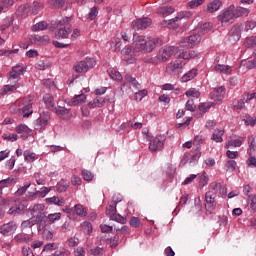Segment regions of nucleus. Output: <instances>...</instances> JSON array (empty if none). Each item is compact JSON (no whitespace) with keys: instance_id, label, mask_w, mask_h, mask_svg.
Here are the masks:
<instances>
[{"instance_id":"c9c22d12","label":"nucleus","mask_w":256,"mask_h":256,"mask_svg":"<svg viewBox=\"0 0 256 256\" xmlns=\"http://www.w3.org/2000/svg\"><path fill=\"white\" fill-rule=\"evenodd\" d=\"M16 133L21 135V137H27L29 135V127L24 124H20L15 128Z\"/></svg>"},{"instance_id":"aec40b11","label":"nucleus","mask_w":256,"mask_h":256,"mask_svg":"<svg viewBox=\"0 0 256 256\" xmlns=\"http://www.w3.org/2000/svg\"><path fill=\"white\" fill-rule=\"evenodd\" d=\"M19 115H22L23 117L33 115V103L25 102L23 106L19 108Z\"/></svg>"},{"instance_id":"e2e57ef3","label":"nucleus","mask_w":256,"mask_h":256,"mask_svg":"<svg viewBox=\"0 0 256 256\" xmlns=\"http://www.w3.org/2000/svg\"><path fill=\"white\" fill-rule=\"evenodd\" d=\"M147 90L146 89H143V90H140L139 92H136L135 93V99L136 101H142L144 97H147Z\"/></svg>"},{"instance_id":"393cba45","label":"nucleus","mask_w":256,"mask_h":256,"mask_svg":"<svg viewBox=\"0 0 256 256\" xmlns=\"http://www.w3.org/2000/svg\"><path fill=\"white\" fill-rule=\"evenodd\" d=\"M157 13L162 17H169V15H173V13H175V8L172 6H162L157 9Z\"/></svg>"},{"instance_id":"774afa93","label":"nucleus","mask_w":256,"mask_h":256,"mask_svg":"<svg viewBox=\"0 0 256 256\" xmlns=\"http://www.w3.org/2000/svg\"><path fill=\"white\" fill-rule=\"evenodd\" d=\"M22 255L23 256H35V254H33V250H31L29 247L24 246L22 248Z\"/></svg>"},{"instance_id":"ea45409f","label":"nucleus","mask_w":256,"mask_h":256,"mask_svg":"<svg viewBox=\"0 0 256 256\" xmlns=\"http://www.w3.org/2000/svg\"><path fill=\"white\" fill-rule=\"evenodd\" d=\"M28 14H29V7L27 5H21L18 7L17 9L18 17L25 19V17H27Z\"/></svg>"},{"instance_id":"423d86ee","label":"nucleus","mask_w":256,"mask_h":256,"mask_svg":"<svg viewBox=\"0 0 256 256\" xmlns=\"http://www.w3.org/2000/svg\"><path fill=\"white\" fill-rule=\"evenodd\" d=\"M237 19V13L235 12V6L232 5L228 9L221 12L218 16V21L222 23L223 26L233 23Z\"/></svg>"},{"instance_id":"09e8293b","label":"nucleus","mask_w":256,"mask_h":256,"mask_svg":"<svg viewBox=\"0 0 256 256\" xmlns=\"http://www.w3.org/2000/svg\"><path fill=\"white\" fill-rule=\"evenodd\" d=\"M108 75H110L111 79L114 81H123V76H121V73L117 70H108Z\"/></svg>"},{"instance_id":"ddd939ff","label":"nucleus","mask_w":256,"mask_h":256,"mask_svg":"<svg viewBox=\"0 0 256 256\" xmlns=\"http://www.w3.org/2000/svg\"><path fill=\"white\" fill-rule=\"evenodd\" d=\"M25 71V66L23 64H18L12 68V71L9 73V81H19V77L23 75Z\"/></svg>"},{"instance_id":"6ab92c4d","label":"nucleus","mask_w":256,"mask_h":256,"mask_svg":"<svg viewBox=\"0 0 256 256\" xmlns=\"http://www.w3.org/2000/svg\"><path fill=\"white\" fill-rule=\"evenodd\" d=\"M53 113H56L60 117V119H65L66 121H69L73 114L71 113V110L65 108V107H58L53 110Z\"/></svg>"},{"instance_id":"4c0bfd02","label":"nucleus","mask_w":256,"mask_h":256,"mask_svg":"<svg viewBox=\"0 0 256 256\" xmlns=\"http://www.w3.org/2000/svg\"><path fill=\"white\" fill-rule=\"evenodd\" d=\"M244 47L246 49H253L256 47V36L247 37L244 40Z\"/></svg>"},{"instance_id":"4be33fe9","label":"nucleus","mask_w":256,"mask_h":256,"mask_svg":"<svg viewBox=\"0 0 256 256\" xmlns=\"http://www.w3.org/2000/svg\"><path fill=\"white\" fill-rule=\"evenodd\" d=\"M31 43H34L35 45H47L49 43V36H39V35H32L30 37Z\"/></svg>"},{"instance_id":"4d7b16f0","label":"nucleus","mask_w":256,"mask_h":256,"mask_svg":"<svg viewBox=\"0 0 256 256\" xmlns=\"http://www.w3.org/2000/svg\"><path fill=\"white\" fill-rule=\"evenodd\" d=\"M13 183H17V178H7L0 181V187H9V185H13Z\"/></svg>"},{"instance_id":"7c9ffc66","label":"nucleus","mask_w":256,"mask_h":256,"mask_svg":"<svg viewBox=\"0 0 256 256\" xmlns=\"http://www.w3.org/2000/svg\"><path fill=\"white\" fill-rule=\"evenodd\" d=\"M86 99H87V96L85 94L76 95L69 102V105H72V107H76V105H81V103H84Z\"/></svg>"},{"instance_id":"39448f33","label":"nucleus","mask_w":256,"mask_h":256,"mask_svg":"<svg viewBox=\"0 0 256 256\" xmlns=\"http://www.w3.org/2000/svg\"><path fill=\"white\" fill-rule=\"evenodd\" d=\"M179 52V47L176 46H164L160 48L157 54V59L161 61V63H166L169 61L173 55H177Z\"/></svg>"},{"instance_id":"9d476101","label":"nucleus","mask_w":256,"mask_h":256,"mask_svg":"<svg viewBox=\"0 0 256 256\" xmlns=\"http://www.w3.org/2000/svg\"><path fill=\"white\" fill-rule=\"evenodd\" d=\"M164 147H165V136L163 135H157L155 138H153L150 141V144H149V150L152 153H155L157 151H162Z\"/></svg>"},{"instance_id":"a18cd8bd","label":"nucleus","mask_w":256,"mask_h":256,"mask_svg":"<svg viewBox=\"0 0 256 256\" xmlns=\"http://www.w3.org/2000/svg\"><path fill=\"white\" fill-rule=\"evenodd\" d=\"M211 107H213L212 102H204L198 106V109H199L200 113H202V115H205V113H207V111H209L211 109Z\"/></svg>"},{"instance_id":"cd10ccee","label":"nucleus","mask_w":256,"mask_h":256,"mask_svg":"<svg viewBox=\"0 0 256 256\" xmlns=\"http://www.w3.org/2000/svg\"><path fill=\"white\" fill-rule=\"evenodd\" d=\"M45 201L48 205H57L58 207H63V205H65V200L57 196L46 198Z\"/></svg>"},{"instance_id":"a19ab883","label":"nucleus","mask_w":256,"mask_h":256,"mask_svg":"<svg viewBox=\"0 0 256 256\" xmlns=\"http://www.w3.org/2000/svg\"><path fill=\"white\" fill-rule=\"evenodd\" d=\"M31 187V182H25L23 186L18 188V190L15 192L16 197H21L27 193V189Z\"/></svg>"},{"instance_id":"680f3d73","label":"nucleus","mask_w":256,"mask_h":256,"mask_svg":"<svg viewBox=\"0 0 256 256\" xmlns=\"http://www.w3.org/2000/svg\"><path fill=\"white\" fill-rule=\"evenodd\" d=\"M47 219L49 223H55V221H59V219H61V213L49 214Z\"/></svg>"},{"instance_id":"c85d7f7f","label":"nucleus","mask_w":256,"mask_h":256,"mask_svg":"<svg viewBox=\"0 0 256 256\" xmlns=\"http://www.w3.org/2000/svg\"><path fill=\"white\" fill-rule=\"evenodd\" d=\"M14 241L20 244H27L31 243V241H33V238H31L29 235L19 233L14 237Z\"/></svg>"},{"instance_id":"f03ea898","label":"nucleus","mask_w":256,"mask_h":256,"mask_svg":"<svg viewBox=\"0 0 256 256\" xmlns=\"http://www.w3.org/2000/svg\"><path fill=\"white\" fill-rule=\"evenodd\" d=\"M219 187H221V183L212 182L209 185V191L205 194V209L208 213H213L215 208L217 207V191H219Z\"/></svg>"},{"instance_id":"2eb2a0df","label":"nucleus","mask_w":256,"mask_h":256,"mask_svg":"<svg viewBox=\"0 0 256 256\" xmlns=\"http://www.w3.org/2000/svg\"><path fill=\"white\" fill-rule=\"evenodd\" d=\"M43 211H45V205L36 204L33 206L31 214L33 215L34 219L41 217L40 219L42 220V225H45V216H43Z\"/></svg>"},{"instance_id":"69168bd1","label":"nucleus","mask_w":256,"mask_h":256,"mask_svg":"<svg viewBox=\"0 0 256 256\" xmlns=\"http://www.w3.org/2000/svg\"><path fill=\"white\" fill-rule=\"evenodd\" d=\"M74 256H85V248L83 246H78L76 249H74Z\"/></svg>"},{"instance_id":"603ef678","label":"nucleus","mask_w":256,"mask_h":256,"mask_svg":"<svg viewBox=\"0 0 256 256\" xmlns=\"http://www.w3.org/2000/svg\"><path fill=\"white\" fill-rule=\"evenodd\" d=\"M49 27L46 21L39 22L32 26V31H45Z\"/></svg>"},{"instance_id":"b1692460","label":"nucleus","mask_w":256,"mask_h":256,"mask_svg":"<svg viewBox=\"0 0 256 256\" xmlns=\"http://www.w3.org/2000/svg\"><path fill=\"white\" fill-rule=\"evenodd\" d=\"M17 89H19V83L16 80L14 85L7 84V85L3 86L0 94L1 95H9L11 93H14V91H17Z\"/></svg>"},{"instance_id":"de8ad7c7","label":"nucleus","mask_w":256,"mask_h":256,"mask_svg":"<svg viewBox=\"0 0 256 256\" xmlns=\"http://www.w3.org/2000/svg\"><path fill=\"white\" fill-rule=\"evenodd\" d=\"M125 80L127 81V83H131L134 89H141V85L139 84V82H137V79L133 78V76L127 74L125 76Z\"/></svg>"},{"instance_id":"2f4dec72","label":"nucleus","mask_w":256,"mask_h":256,"mask_svg":"<svg viewBox=\"0 0 256 256\" xmlns=\"http://www.w3.org/2000/svg\"><path fill=\"white\" fill-rule=\"evenodd\" d=\"M223 135H225V130L216 129V130H214L211 139H212V141H215V143H222Z\"/></svg>"},{"instance_id":"8fccbe9b","label":"nucleus","mask_w":256,"mask_h":256,"mask_svg":"<svg viewBox=\"0 0 256 256\" xmlns=\"http://www.w3.org/2000/svg\"><path fill=\"white\" fill-rule=\"evenodd\" d=\"M237 168V162L235 160H228L225 163V170L228 171L229 173H233L235 169Z\"/></svg>"},{"instance_id":"13d9d810","label":"nucleus","mask_w":256,"mask_h":256,"mask_svg":"<svg viewBox=\"0 0 256 256\" xmlns=\"http://www.w3.org/2000/svg\"><path fill=\"white\" fill-rule=\"evenodd\" d=\"M37 197H39V190H36L31 192V191H28L26 193V199L27 201H35V199H37Z\"/></svg>"},{"instance_id":"338daca9","label":"nucleus","mask_w":256,"mask_h":256,"mask_svg":"<svg viewBox=\"0 0 256 256\" xmlns=\"http://www.w3.org/2000/svg\"><path fill=\"white\" fill-rule=\"evenodd\" d=\"M250 199V209H252V211H256V195L252 194L249 196Z\"/></svg>"},{"instance_id":"72a5a7b5","label":"nucleus","mask_w":256,"mask_h":256,"mask_svg":"<svg viewBox=\"0 0 256 256\" xmlns=\"http://www.w3.org/2000/svg\"><path fill=\"white\" fill-rule=\"evenodd\" d=\"M215 71L217 73H224V75H231V66L223 65V64H217L215 66Z\"/></svg>"},{"instance_id":"7ed1b4c3","label":"nucleus","mask_w":256,"mask_h":256,"mask_svg":"<svg viewBox=\"0 0 256 256\" xmlns=\"http://www.w3.org/2000/svg\"><path fill=\"white\" fill-rule=\"evenodd\" d=\"M71 21H73V17H63L58 21L55 32L56 39H67L71 35V31H73Z\"/></svg>"},{"instance_id":"bb28decb","label":"nucleus","mask_w":256,"mask_h":256,"mask_svg":"<svg viewBox=\"0 0 256 256\" xmlns=\"http://www.w3.org/2000/svg\"><path fill=\"white\" fill-rule=\"evenodd\" d=\"M43 101L46 105V107L48 109H50V111H55V109L57 107H55V101H54V98H53V95L51 94H46L44 97H43Z\"/></svg>"},{"instance_id":"0eeeda50","label":"nucleus","mask_w":256,"mask_h":256,"mask_svg":"<svg viewBox=\"0 0 256 256\" xmlns=\"http://www.w3.org/2000/svg\"><path fill=\"white\" fill-rule=\"evenodd\" d=\"M97 65V62L93 58H86L84 61H80L74 65L76 73H87L89 69H93Z\"/></svg>"},{"instance_id":"9b49d317","label":"nucleus","mask_w":256,"mask_h":256,"mask_svg":"<svg viewBox=\"0 0 256 256\" xmlns=\"http://www.w3.org/2000/svg\"><path fill=\"white\" fill-rule=\"evenodd\" d=\"M17 231V223L11 221L0 226V233L6 237L13 235Z\"/></svg>"},{"instance_id":"f3484780","label":"nucleus","mask_w":256,"mask_h":256,"mask_svg":"<svg viewBox=\"0 0 256 256\" xmlns=\"http://www.w3.org/2000/svg\"><path fill=\"white\" fill-rule=\"evenodd\" d=\"M11 207L7 211L8 215H21L23 213V206L21 205V201L15 200L10 203Z\"/></svg>"},{"instance_id":"f8f14e48","label":"nucleus","mask_w":256,"mask_h":256,"mask_svg":"<svg viewBox=\"0 0 256 256\" xmlns=\"http://www.w3.org/2000/svg\"><path fill=\"white\" fill-rule=\"evenodd\" d=\"M151 23L152 22L150 18H140L132 22V29L135 31H141L143 29H147Z\"/></svg>"},{"instance_id":"4468645a","label":"nucleus","mask_w":256,"mask_h":256,"mask_svg":"<svg viewBox=\"0 0 256 256\" xmlns=\"http://www.w3.org/2000/svg\"><path fill=\"white\" fill-rule=\"evenodd\" d=\"M49 121H51V115L49 114V112H42L37 119V126L39 127V129L45 131V127L49 125Z\"/></svg>"},{"instance_id":"58836bf2","label":"nucleus","mask_w":256,"mask_h":256,"mask_svg":"<svg viewBox=\"0 0 256 256\" xmlns=\"http://www.w3.org/2000/svg\"><path fill=\"white\" fill-rule=\"evenodd\" d=\"M81 227L84 235H91V233H93V225L91 222L85 221L81 224Z\"/></svg>"},{"instance_id":"49530a36","label":"nucleus","mask_w":256,"mask_h":256,"mask_svg":"<svg viewBox=\"0 0 256 256\" xmlns=\"http://www.w3.org/2000/svg\"><path fill=\"white\" fill-rule=\"evenodd\" d=\"M43 9V3L34 1L33 4L31 5V11L33 15H37L39 11Z\"/></svg>"},{"instance_id":"dca6fc26","label":"nucleus","mask_w":256,"mask_h":256,"mask_svg":"<svg viewBox=\"0 0 256 256\" xmlns=\"http://www.w3.org/2000/svg\"><path fill=\"white\" fill-rule=\"evenodd\" d=\"M252 99H255V93L247 94L242 100H235L233 102V109L239 110L245 107L246 103H249Z\"/></svg>"},{"instance_id":"473e14b6","label":"nucleus","mask_w":256,"mask_h":256,"mask_svg":"<svg viewBox=\"0 0 256 256\" xmlns=\"http://www.w3.org/2000/svg\"><path fill=\"white\" fill-rule=\"evenodd\" d=\"M195 77H197V69L193 68L181 77V81L182 83H187L191 79H195Z\"/></svg>"},{"instance_id":"e433bc0d","label":"nucleus","mask_w":256,"mask_h":256,"mask_svg":"<svg viewBox=\"0 0 256 256\" xmlns=\"http://www.w3.org/2000/svg\"><path fill=\"white\" fill-rule=\"evenodd\" d=\"M106 214L110 219L117 214V202H111L106 208Z\"/></svg>"},{"instance_id":"a211bd4d","label":"nucleus","mask_w":256,"mask_h":256,"mask_svg":"<svg viewBox=\"0 0 256 256\" xmlns=\"http://www.w3.org/2000/svg\"><path fill=\"white\" fill-rule=\"evenodd\" d=\"M106 251H107V244L105 243V240H100V246L90 249L89 253L90 255H93V256H101V255H105Z\"/></svg>"},{"instance_id":"37998d69","label":"nucleus","mask_w":256,"mask_h":256,"mask_svg":"<svg viewBox=\"0 0 256 256\" xmlns=\"http://www.w3.org/2000/svg\"><path fill=\"white\" fill-rule=\"evenodd\" d=\"M24 159L27 163H33L37 159V154L31 152L30 150L24 151Z\"/></svg>"},{"instance_id":"6e6552de","label":"nucleus","mask_w":256,"mask_h":256,"mask_svg":"<svg viewBox=\"0 0 256 256\" xmlns=\"http://www.w3.org/2000/svg\"><path fill=\"white\" fill-rule=\"evenodd\" d=\"M192 16H193V12L191 11L179 12L176 17L169 20L168 22L169 29H177V27L181 25V21H183V19H189V17H192Z\"/></svg>"},{"instance_id":"1a4fd4ad","label":"nucleus","mask_w":256,"mask_h":256,"mask_svg":"<svg viewBox=\"0 0 256 256\" xmlns=\"http://www.w3.org/2000/svg\"><path fill=\"white\" fill-rule=\"evenodd\" d=\"M38 224V231H41V229H43V227H45L46 224H43V220L41 219V216L39 217H32L28 220H24L21 223V229L22 231H25V229H31L34 225Z\"/></svg>"},{"instance_id":"052dcab7","label":"nucleus","mask_w":256,"mask_h":256,"mask_svg":"<svg viewBox=\"0 0 256 256\" xmlns=\"http://www.w3.org/2000/svg\"><path fill=\"white\" fill-rule=\"evenodd\" d=\"M68 188H69V183L65 181H61L57 184V190L59 191V193H64V191H67Z\"/></svg>"},{"instance_id":"c756f323","label":"nucleus","mask_w":256,"mask_h":256,"mask_svg":"<svg viewBox=\"0 0 256 256\" xmlns=\"http://www.w3.org/2000/svg\"><path fill=\"white\" fill-rule=\"evenodd\" d=\"M241 39V26H234L230 31V41H239Z\"/></svg>"},{"instance_id":"a878e982","label":"nucleus","mask_w":256,"mask_h":256,"mask_svg":"<svg viewBox=\"0 0 256 256\" xmlns=\"http://www.w3.org/2000/svg\"><path fill=\"white\" fill-rule=\"evenodd\" d=\"M221 5L222 3L220 0H214L207 5L206 12L215 13V11H219V9H221Z\"/></svg>"},{"instance_id":"c03bdc74","label":"nucleus","mask_w":256,"mask_h":256,"mask_svg":"<svg viewBox=\"0 0 256 256\" xmlns=\"http://www.w3.org/2000/svg\"><path fill=\"white\" fill-rule=\"evenodd\" d=\"M248 153L249 155H253L254 151H256V143H255V136L248 137Z\"/></svg>"},{"instance_id":"bf43d9fd","label":"nucleus","mask_w":256,"mask_h":256,"mask_svg":"<svg viewBox=\"0 0 256 256\" xmlns=\"http://www.w3.org/2000/svg\"><path fill=\"white\" fill-rule=\"evenodd\" d=\"M241 145H243V142L239 139L229 140L226 143V148L229 149V147H241Z\"/></svg>"},{"instance_id":"f257e3e1","label":"nucleus","mask_w":256,"mask_h":256,"mask_svg":"<svg viewBox=\"0 0 256 256\" xmlns=\"http://www.w3.org/2000/svg\"><path fill=\"white\" fill-rule=\"evenodd\" d=\"M159 45H163V40L159 38H150L147 41L144 36H139L138 34L133 35L132 47L136 53H151Z\"/></svg>"},{"instance_id":"3c124183","label":"nucleus","mask_w":256,"mask_h":256,"mask_svg":"<svg viewBox=\"0 0 256 256\" xmlns=\"http://www.w3.org/2000/svg\"><path fill=\"white\" fill-rule=\"evenodd\" d=\"M97 15H99V7L94 6L90 9L88 13L89 21H95V19H97Z\"/></svg>"},{"instance_id":"864d4df0","label":"nucleus","mask_w":256,"mask_h":256,"mask_svg":"<svg viewBox=\"0 0 256 256\" xmlns=\"http://www.w3.org/2000/svg\"><path fill=\"white\" fill-rule=\"evenodd\" d=\"M67 243H68V246L73 249L75 247H78L79 246V243H81V241L79 240V238L77 236H73V237H70L68 240H67Z\"/></svg>"},{"instance_id":"412c9836","label":"nucleus","mask_w":256,"mask_h":256,"mask_svg":"<svg viewBox=\"0 0 256 256\" xmlns=\"http://www.w3.org/2000/svg\"><path fill=\"white\" fill-rule=\"evenodd\" d=\"M223 97H225V87L223 86L215 88L211 92V99H213V101H222Z\"/></svg>"},{"instance_id":"79ce46f5","label":"nucleus","mask_w":256,"mask_h":256,"mask_svg":"<svg viewBox=\"0 0 256 256\" xmlns=\"http://www.w3.org/2000/svg\"><path fill=\"white\" fill-rule=\"evenodd\" d=\"M197 54H195L194 51H183L181 52L179 55H177V57H179V59H182L183 61L187 60V59H194V57H196Z\"/></svg>"},{"instance_id":"20e7f679","label":"nucleus","mask_w":256,"mask_h":256,"mask_svg":"<svg viewBox=\"0 0 256 256\" xmlns=\"http://www.w3.org/2000/svg\"><path fill=\"white\" fill-rule=\"evenodd\" d=\"M185 65H187V62H185L183 58L178 57V59L171 61L166 65V73L174 76L181 75L185 69Z\"/></svg>"},{"instance_id":"5701e85b","label":"nucleus","mask_w":256,"mask_h":256,"mask_svg":"<svg viewBox=\"0 0 256 256\" xmlns=\"http://www.w3.org/2000/svg\"><path fill=\"white\" fill-rule=\"evenodd\" d=\"M187 47H195L198 43H201V34L193 33L187 39Z\"/></svg>"},{"instance_id":"5fc2aeb1","label":"nucleus","mask_w":256,"mask_h":256,"mask_svg":"<svg viewBox=\"0 0 256 256\" xmlns=\"http://www.w3.org/2000/svg\"><path fill=\"white\" fill-rule=\"evenodd\" d=\"M186 96L194 97V99H199V97H201V93L195 88H190L188 91H186Z\"/></svg>"},{"instance_id":"6e6d98bb","label":"nucleus","mask_w":256,"mask_h":256,"mask_svg":"<svg viewBox=\"0 0 256 256\" xmlns=\"http://www.w3.org/2000/svg\"><path fill=\"white\" fill-rule=\"evenodd\" d=\"M236 17H247L249 15V9L247 8H235Z\"/></svg>"},{"instance_id":"0e129e2a","label":"nucleus","mask_w":256,"mask_h":256,"mask_svg":"<svg viewBox=\"0 0 256 256\" xmlns=\"http://www.w3.org/2000/svg\"><path fill=\"white\" fill-rule=\"evenodd\" d=\"M82 176L84 181H93V173L89 170H82Z\"/></svg>"},{"instance_id":"f704fd0d","label":"nucleus","mask_w":256,"mask_h":256,"mask_svg":"<svg viewBox=\"0 0 256 256\" xmlns=\"http://www.w3.org/2000/svg\"><path fill=\"white\" fill-rule=\"evenodd\" d=\"M74 211L78 217H87V208H85L83 204H76Z\"/></svg>"}]
</instances>
